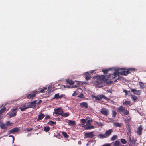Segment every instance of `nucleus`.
Segmentation results:
<instances>
[{
	"label": "nucleus",
	"instance_id": "nucleus-63",
	"mask_svg": "<svg viewBox=\"0 0 146 146\" xmlns=\"http://www.w3.org/2000/svg\"><path fill=\"white\" fill-rule=\"evenodd\" d=\"M44 89H47V88H44Z\"/></svg>",
	"mask_w": 146,
	"mask_h": 146
},
{
	"label": "nucleus",
	"instance_id": "nucleus-37",
	"mask_svg": "<svg viewBox=\"0 0 146 146\" xmlns=\"http://www.w3.org/2000/svg\"><path fill=\"white\" fill-rule=\"evenodd\" d=\"M62 134L63 136L66 138H68L69 136L67 135L66 133L65 132H62Z\"/></svg>",
	"mask_w": 146,
	"mask_h": 146
},
{
	"label": "nucleus",
	"instance_id": "nucleus-25",
	"mask_svg": "<svg viewBox=\"0 0 146 146\" xmlns=\"http://www.w3.org/2000/svg\"><path fill=\"white\" fill-rule=\"evenodd\" d=\"M129 142L131 143H132L133 144L135 142V139L133 137H131L130 136L129 137Z\"/></svg>",
	"mask_w": 146,
	"mask_h": 146
},
{
	"label": "nucleus",
	"instance_id": "nucleus-36",
	"mask_svg": "<svg viewBox=\"0 0 146 146\" xmlns=\"http://www.w3.org/2000/svg\"><path fill=\"white\" fill-rule=\"evenodd\" d=\"M121 143L123 144H126L127 143V141L124 139H120Z\"/></svg>",
	"mask_w": 146,
	"mask_h": 146
},
{
	"label": "nucleus",
	"instance_id": "nucleus-3",
	"mask_svg": "<svg viewBox=\"0 0 146 146\" xmlns=\"http://www.w3.org/2000/svg\"><path fill=\"white\" fill-rule=\"evenodd\" d=\"M120 74V72H119L117 70H115L113 74H109L107 76V78L110 80L114 79L117 76H119Z\"/></svg>",
	"mask_w": 146,
	"mask_h": 146
},
{
	"label": "nucleus",
	"instance_id": "nucleus-16",
	"mask_svg": "<svg viewBox=\"0 0 146 146\" xmlns=\"http://www.w3.org/2000/svg\"><path fill=\"white\" fill-rule=\"evenodd\" d=\"M130 72L128 70L126 71H122L120 72V75H123L125 76L130 73Z\"/></svg>",
	"mask_w": 146,
	"mask_h": 146
},
{
	"label": "nucleus",
	"instance_id": "nucleus-43",
	"mask_svg": "<svg viewBox=\"0 0 146 146\" xmlns=\"http://www.w3.org/2000/svg\"><path fill=\"white\" fill-rule=\"evenodd\" d=\"M110 69H105V70H102V71L103 72L105 73V74H106L110 70Z\"/></svg>",
	"mask_w": 146,
	"mask_h": 146
},
{
	"label": "nucleus",
	"instance_id": "nucleus-12",
	"mask_svg": "<svg viewBox=\"0 0 146 146\" xmlns=\"http://www.w3.org/2000/svg\"><path fill=\"white\" fill-rule=\"evenodd\" d=\"M131 92H133L134 94L139 95L140 94V91L136 90L135 89H132L131 90Z\"/></svg>",
	"mask_w": 146,
	"mask_h": 146
},
{
	"label": "nucleus",
	"instance_id": "nucleus-14",
	"mask_svg": "<svg viewBox=\"0 0 146 146\" xmlns=\"http://www.w3.org/2000/svg\"><path fill=\"white\" fill-rule=\"evenodd\" d=\"M80 106L81 107L88 108V104L85 102H82L80 103Z\"/></svg>",
	"mask_w": 146,
	"mask_h": 146
},
{
	"label": "nucleus",
	"instance_id": "nucleus-44",
	"mask_svg": "<svg viewBox=\"0 0 146 146\" xmlns=\"http://www.w3.org/2000/svg\"><path fill=\"white\" fill-rule=\"evenodd\" d=\"M11 123L9 121H8L6 123V125L7 126H10L11 125Z\"/></svg>",
	"mask_w": 146,
	"mask_h": 146
},
{
	"label": "nucleus",
	"instance_id": "nucleus-5",
	"mask_svg": "<svg viewBox=\"0 0 146 146\" xmlns=\"http://www.w3.org/2000/svg\"><path fill=\"white\" fill-rule=\"evenodd\" d=\"M92 97L93 98H95L96 100H100L102 98H104L107 101H109L110 100L109 98L106 97L103 95H100L98 96L93 95Z\"/></svg>",
	"mask_w": 146,
	"mask_h": 146
},
{
	"label": "nucleus",
	"instance_id": "nucleus-42",
	"mask_svg": "<svg viewBox=\"0 0 146 146\" xmlns=\"http://www.w3.org/2000/svg\"><path fill=\"white\" fill-rule=\"evenodd\" d=\"M81 120V123L83 125L86 122V120L84 119H82Z\"/></svg>",
	"mask_w": 146,
	"mask_h": 146
},
{
	"label": "nucleus",
	"instance_id": "nucleus-13",
	"mask_svg": "<svg viewBox=\"0 0 146 146\" xmlns=\"http://www.w3.org/2000/svg\"><path fill=\"white\" fill-rule=\"evenodd\" d=\"M125 123L127 126H130L132 123V121L131 118H127L125 120Z\"/></svg>",
	"mask_w": 146,
	"mask_h": 146
},
{
	"label": "nucleus",
	"instance_id": "nucleus-40",
	"mask_svg": "<svg viewBox=\"0 0 146 146\" xmlns=\"http://www.w3.org/2000/svg\"><path fill=\"white\" fill-rule=\"evenodd\" d=\"M53 98H55L56 99H59V95L58 93L54 95Z\"/></svg>",
	"mask_w": 146,
	"mask_h": 146
},
{
	"label": "nucleus",
	"instance_id": "nucleus-22",
	"mask_svg": "<svg viewBox=\"0 0 146 146\" xmlns=\"http://www.w3.org/2000/svg\"><path fill=\"white\" fill-rule=\"evenodd\" d=\"M131 102L130 101H128L126 100L123 103V105H124L127 106L129 105L130 106H131L132 104H131Z\"/></svg>",
	"mask_w": 146,
	"mask_h": 146
},
{
	"label": "nucleus",
	"instance_id": "nucleus-29",
	"mask_svg": "<svg viewBox=\"0 0 146 146\" xmlns=\"http://www.w3.org/2000/svg\"><path fill=\"white\" fill-rule=\"evenodd\" d=\"M47 123L50 125H55L56 124V122L52 121H50Z\"/></svg>",
	"mask_w": 146,
	"mask_h": 146
},
{
	"label": "nucleus",
	"instance_id": "nucleus-8",
	"mask_svg": "<svg viewBox=\"0 0 146 146\" xmlns=\"http://www.w3.org/2000/svg\"><path fill=\"white\" fill-rule=\"evenodd\" d=\"M36 100H34L32 102H29V105L27 106L28 108H32L33 107H36L37 104Z\"/></svg>",
	"mask_w": 146,
	"mask_h": 146
},
{
	"label": "nucleus",
	"instance_id": "nucleus-10",
	"mask_svg": "<svg viewBox=\"0 0 146 146\" xmlns=\"http://www.w3.org/2000/svg\"><path fill=\"white\" fill-rule=\"evenodd\" d=\"M100 112L101 114L105 116H107L108 115V110L105 108H102Z\"/></svg>",
	"mask_w": 146,
	"mask_h": 146
},
{
	"label": "nucleus",
	"instance_id": "nucleus-53",
	"mask_svg": "<svg viewBox=\"0 0 146 146\" xmlns=\"http://www.w3.org/2000/svg\"><path fill=\"white\" fill-rule=\"evenodd\" d=\"M50 117L49 116V115H46L45 117V119H50Z\"/></svg>",
	"mask_w": 146,
	"mask_h": 146
},
{
	"label": "nucleus",
	"instance_id": "nucleus-38",
	"mask_svg": "<svg viewBox=\"0 0 146 146\" xmlns=\"http://www.w3.org/2000/svg\"><path fill=\"white\" fill-rule=\"evenodd\" d=\"M127 130L128 131V133H131V128L130 126H127Z\"/></svg>",
	"mask_w": 146,
	"mask_h": 146
},
{
	"label": "nucleus",
	"instance_id": "nucleus-28",
	"mask_svg": "<svg viewBox=\"0 0 146 146\" xmlns=\"http://www.w3.org/2000/svg\"><path fill=\"white\" fill-rule=\"evenodd\" d=\"M94 128V126L93 125H90L87 126L85 128V130H90Z\"/></svg>",
	"mask_w": 146,
	"mask_h": 146
},
{
	"label": "nucleus",
	"instance_id": "nucleus-1",
	"mask_svg": "<svg viewBox=\"0 0 146 146\" xmlns=\"http://www.w3.org/2000/svg\"><path fill=\"white\" fill-rule=\"evenodd\" d=\"M97 80L96 82V84L98 85L100 83H102L104 82L106 83L107 85H109L112 84L113 82V81L109 80V79L107 78V77L106 78V76L104 75H101L98 76Z\"/></svg>",
	"mask_w": 146,
	"mask_h": 146
},
{
	"label": "nucleus",
	"instance_id": "nucleus-15",
	"mask_svg": "<svg viewBox=\"0 0 146 146\" xmlns=\"http://www.w3.org/2000/svg\"><path fill=\"white\" fill-rule=\"evenodd\" d=\"M111 144H113V146H120L121 143L119 141L116 140L115 142H113L111 143Z\"/></svg>",
	"mask_w": 146,
	"mask_h": 146
},
{
	"label": "nucleus",
	"instance_id": "nucleus-21",
	"mask_svg": "<svg viewBox=\"0 0 146 146\" xmlns=\"http://www.w3.org/2000/svg\"><path fill=\"white\" fill-rule=\"evenodd\" d=\"M19 131V129L18 128H15L9 131V132L15 133Z\"/></svg>",
	"mask_w": 146,
	"mask_h": 146
},
{
	"label": "nucleus",
	"instance_id": "nucleus-57",
	"mask_svg": "<svg viewBox=\"0 0 146 146\" xmlns=\"http://www.w3.org/2000/svg\"><path fill=\"white\" fill-rule=\"evenodd\" d=\"M90 122H91V120H88L87 121V123H88V124H90Z\"/></svg>",
	"mask_w": 146,
	"mask_h": 146
},
{
	"label": "nucleus",
	"instance_id": "nucleus-47",
	"mask_svg": "<svg viewBox=\"0 0 146 146\" xmlns=\"http://www.w3.org/2000/svg\"><path fill=\"white\" fill-rule=\"evenodd\" d=\"M129 71H134L135 70V69L134 68H131L128 69Z\"/></svg>",
	"mask_w": 146,
	"mask_h": 146
},
{
	"label": "nucleus",
	"instance_id": "nucleus-51",
	"mask_svg": "<svg viewBox=\"0 0 146 146\" xmlns=\"http://www.w3.org/2000/svg\"><path fill=\"white\" fill-rule=\"evenodd\" d=\"M33 129V128H27L26 129V130L27 131H31L32 129Z\"/></svg>",
	"mask_w": 146,
	"mask_h": 146
},
{
	"label": "nucleus",
	"instance_id": "nucleus-20",
	"mask_svg": "<svg viewBox=\"0 0 146 146\" xmlns=\"http://www.w3.org/2000/svg\"><path fill=\"white\" fill-rule=\"evenodd\" d=\"M44 116V115L43 113H41L38 116V118L37 119V121H38L42 119Z\"/></svg>",
	"mask_w": 146,
	"mask_h": 146
},
{
	"label": "nucleus",
	"instance_id": "nucleus-49",
	"mask_svg": "<svg viewBox=\"0 0 146 146\" xmlns=\"http://www.w3.org/2000/svg\"><path fill=\"white\" fill-rule=\"evenodd\" d=\"M78 87V85H74L72 86H71V88H76Z\"/></svg>",
	"mask_w": 146,
	"mask_h": 146
},
{
	"label": "nucleus",
	"instance_id": "nucleus-46",
	"mask_svg": "<svg viewBox=\"0 0 146 146\" xmlns=\"http://www.w3.org/2000/svg\"><path fill=\"white\" fill-rule=\"evenodd\" d=\"M96 123L100 126L101 127L103 125L102 124V123L100 122H96Z\"/></svg>",
	"mask_w": 146,
	"mask_h": 146
},
{
	"label": "nucleus",
	"instance_id": "nucleus-31",
	"mask_svg": "<svg viewBox=\"0 0 146 146\" xmlns=\"http://www.w3.org/2000/svg\"><path fill=\"white\" fill-rule=\"evenodd\" d=\"M6 110L5 107L2 108L0 110V115H1Z\"/></svg>",
	"mask_w": 146,
	"mask_h": 146
},
{
	"label": "nucleus",
	"instance_id": "nucleus-27",
	"mask_svg": "<svg viewBox=\"0 0 146 146\" xmlns=\"http://www.w3.org/2000/svg\"><path fill=\"white\" fill-rule=\"evenodd\" d=\"M98 137L99 138L101 139H103L106 138L105 135V134H100L99 135Z\"/></svg>",
	"mask_w": 146,
	"mask_h": 146
},
{
	"label": "nucleus",
	"instance_id": "nucleus-19",
	"mask_svg": "<svg viewBox=\"0 0 146 146\" xmlns=\"http://www.w3.org/2000/svg\"><path fill=\"white\" fill-rule=\"evenodd\" d=\"M66 83L69 85H72L74 84V82L72 80L68 79L66 80Z\"/></svg>",
	"mask_w": 146,
	"mask_h": 146
},
{
	"label": "nucleus",
	"instance_id": "nucleus-59",
	"mask_svg": "<svg viewBox=\"0 0 146 146\" xmlns=\"http://www.w3.org/2000/svg\"><path fill=\"white\" fill-rule=\"evenodd\" d=\"M126 70V69L124 68H121V69H119V70Z\"/></svg>",
	"mask_w": 146,
	"mask_h": 146
},
{
	"label": "nucleus",
	"instance_id": "nucleus-23",
	"mask_svg": "<svg viewBox=\"0 0 146 146\" xmlns=\"http://www.w3.org/2000/svg\"><path fill=\"white\" fill-rule=\"evenodd\" d=\"M85 76V79L87 80H89L91 78V76H90V73L88 72L86 73Z\"/></svg>",
	"mask_w": 146,
	"mask_h": 146
},
{
	"label": "nucleus",
	"instance_id": "nucleus-45",
	"mask_svg": "<svg viewBox=\"0 0 146 146\" xmlns=\"http://www.w3.org/2000/svg\"><path fill=\"white\" fill-rule=\"evenodd\" d=\"M112 91H113V90H112V89H108L106 91V92H108V93H112Z\"/></svg>",
	"mask_w": 146,
	"mask_h": 146
},
{
	"label": "nucleus",
	"instance_id": "nucleus-52",
	"mask_svg": "<svg viewBox=\"0 0 146 146\" xmlns=\"http://www.w3.org/2000/svg\"><path fill=\"white\" fill-rule=\"evenodd\" d=\"M78 97H79V98H83L84 97V95H83L82 94H81L79 96H78Z\"/></svg>",
	"mask_w": 146,
	"mask_h": 146
},
{
	"label": "nucleus",
	"instance_id": "nucleus-39",
	"mask_svg": "<svg viewBox=\"0 0 146 146\" xmlns=\"http://www.w3.org/2000/svg\"><path fill=\"white\" fill-rule=\"evenodd\" d=\"M0 127L1 128L3 129H6L7 127L6 126L5 124H2L0 125Z\"/></svg>",
	"mask_w": 146,
	"mask_h": 146
},
{
	"label": "nucleus",
	"instance_id": "nucleus-62",
	"mask_svg": "<svg viewBox=\"0 0 146 146\" xmlns=\"http://www.w3.org/2000/svg\"><path fill=\"white\" fill-rule=\"evenodd\" d=\"M119 79L118 78L117 79L115 80V81H114V82H115L117 80H118Z\"/></svg>",
	"mask_w": 146,
	"mask_h": 146
},
{
	"label": "nucleus",
	"instance_id": "nucleus-18",
	"mask_svg": "<svg viewBox=\"0 0 146 146\" xmlns=\"http://www.w3.org/2000/svg\"><path fill=\"white\" fill-rule=\"evenodd\" d=\"M75 121H74L69 120L68 121V125L70 126H74L76 125Z\"/></svg>",
	"mask_w": 146,
	"mask_h": 146
},
{
	"label": "nucleus",
	"instance_id": "nucleus-35",
	"mask_svg": "<svg viewBox=\"0 0 146 146\" xmlns=\"http://www.w3.org/2000/svg\"><path fill=\"white\" fill-rule=\"evenodd\" d=\"M117 138V136L116 135H114L111 138V141H114L116 140Z\"/></svg>",
	"mask_w": 146,
	"mask_h": 146
},
{
	"label": "nucleus",
	"instance_id": "nucleus-11",
	"mask_svg": "<svg viewBox=\"0 0 146 146\" xmlns=\"http://www.w3.org/2000/svg\"><path fill=\"white\" fill-rule=\"evenodd\" d=\"M113 132L112 129H110L106 131L105 134L106 137L109 136Z\"/></svg>",
	"mask_w": 146,
	"mask_h": 146
},
{
	"label": "nucleus",
	"instance_id": "nucleus-58",
	"mask_svg": "<svg viewBox=\"0 0 146 146\" xmlns=\"http://www.w3.org/2000/svg\"><path fill=\"white\" fill-rule=\"evenodd\" d=\"M70 86H64V87L67 88H70Z\"/></svg>",
	"mask_w": 146,
	"mask_h": 146
},
{
	"label": "nucleus",
	"instance_id": "nucleus-32",
	"mask_svg": "<svg viewBox=\"0 0 146 146\" xmlns=\"http://www.w3.org/2000/svg\"><path fill=\"white\" fill-rule=\"evenodd\" d=\"M69 115V113L68 112L65 113H63H63H62V115H61V116H62V117H68Z\"/></svg>",
	"mask_w": 146,
	"mask_h": 146
},
{
	"label": "nucleus",
	"instance_id": "nucleus-55",
	"mask_svg": "<svg viewBox=\"0 0 146 146\" xmlns=\"http://www.w3.org/2000/svg\"><path fill=\"white\" fill-rule=\"evenodd\" d=\"M42 102V100H40L37 103V104H39L41 103Z\"/></svg>",
	"mask_w": 146,
	"mask_h": 146
},
{
	"label": "nucleus",
	"instance_id": "nucleus-60",
	"mask_svg": "<svg viewBox=\"0 0 146 146\" xmlns=\"http://www.w3.org/2000/svg\"><path fill=\"white\" fill-rule=\"evenodd\" d=\"M44 89H42L40 91V92H44Z\"/></svg>",
	"mask_w": 146,
	"mask_h": 146
},
{
	"label": "nucleus",
	"instance_id": "nucleus-61",
	"mask_svg": "<svg viewBox=\"0 0 146 146\" xmlns=\"http://www.w3.org/2000/svg\"><path fill=\"white\" fill-rule=\"evenodd\" d=\"M120 146H125L124 145H122V144H121V145H120Z\"/></svg>",
	"mask_w": 146,
	"mask_h": 146
},
{
	"label": "nucleus",
	"instance_id": "nucleus-33",
	"mask_svg": "<svg viewBox=\"0 0 146 146\" xmlns=\"http://www.w3.org/2000/svg\"><path fill=\"white\" fill-rule=\"evenodd\" d=\"M50 128L49 126L45 127L44 128V131L46 132H48L50 130Z\"/></svg>",
	"mask_w": 146,
	"mask_h": 146
},
{
	"label": "nucleus",
	"instance_id": "nucleus-4",
	"mask_svg": "<svg viewBox=\"0 0 146 146\" xmlns=\"http://www.w3.org/2000/svg\"><path fill=\"white\" fill-rule=\"evenodd\" d=\"M37 93L38 92L36 90H34L32 91L31 94H26V97L27 99H33V98L35 96Z\"/></svg>",
	"mask_w": 146,
	"mask_h": 146
},
{
	"label": "nucleus",
	"instance_id": "nucleus-48",
	"mask_svg": "<svg viewBox=\"0 0 146 146\" xmlns=\"http://www.w3.org/2000/svg\"><path fill=\"white\" fill-rule=\"evenodd\" d=\"M77 95V93L76 91H74V93L72 94V96H76Z\"/></svg>",
	"mask_w": 146,
	"mask_h": 146
},
{
	"label": "nucleus",
	"instance_id": "nucleus-17",
	"mask_svg": "<svg viewBox=\"0 0 146 146\" xmlns=\"http://www.w3.org/2000/svg\"><path fill=\"white\" fill-rule=\"evenodd\" d=\"M142 128L141 126H140L138 128L137 131V133L139 135H140L142 134Z\"/></svg>",
	"mask_w": 146,
	"mask_h": 146
},
{
	"label": "nucleus",
	"instance_id": "nucleus-7",
	"mask_svg": "<svg viewBox=\"0 0 146 146\" xmlns=\"http://www.w3.org/2000/svg\"><path fill=\"white\" fill-rule=\"evenodd\" d=\"M54 113L56 115L59 114L61 115L63 113V111L62 109L60 108L54 109Z\"/></svg>",
	"mask_w": 146,
	"mask_h": 146
},
{
	"label": "nucleus",
	"instance_id": "nucleus-26",
	"mask_svg": "<svg viewBox=\"0 0 146 146\" xmlns=\"http://www.w3.org/2000/svg\"><path fill=\"white\" fill-rule=\"evenodd\" d=\"M139 85L140 86V88L142 89H144L145 87L144 84L142 82H139Z\"/></svg>",
	"mask_w": 146,
	"mask_h": 146
},
{
	"label": "nucleus",
	"instance_id": "nucleus-2",
	"mask_svg": "<svg viewBox=\"0 0 146 146\" xmlns=\"http://www.w3.org/2000/svg\"><path fill=\"white\" fill-rule=\"evenodd\" d=\"M117 111L120 114L123 113L125 115H128L129 113V111L126 109L125 107L122 106H120L118 107L117 109Z\"/></svg>",
	"mask_w": 146,
	"mask_h": 146
},
{
	"label": "nucleus",
	"instance_id": "nucleus-24",
	"mask_svg": "<svg viewBox=\"0 0 146 146\" xmlns=\"http://www.w3.org/2000/svg\"><path fill=\"white\" fill-rule=\"evenodd\" d=\"M28 108L27 106V107L25 105H24L23 106L20 107L19 108V109L21 111H23Z\"/></svg>",
	"mask_w": 146,
	"mask_h": 146
},
{
	"label": "nucleus",
	"instance_id": "nucleus-56",
	"mask_svg": "<svg viewBox=\"0 0 146 146\" xmlns=\"http://www.w3.org/2000/svg\"><path fill=\"white\" fill-rule=\"evenodd\" d=\"M64 96V95L62 94L60 95L59 96V98H62Z\"/></svg>",
	"mask_w": 146,
	"mask_h": 146
},
{
	"label": "nucleus",
	"instance_id": "nucleus-41",
	"mask_svg": "<svg viewBox=\"0 0 146 146\" xmlns=\"http://www.w3.org/2000/svg\"><path fill=\"white\" fill-rule=\"evenodd\" d=\"M112 117H115L116 116V114H117L116 112L115 111L113 110L112 111Z\"/></svg>",
	"mask_w": 146,
	"mask_h": 146
},
{
	"label": "nucleus",
	"instance_id": "nucleus-9",
	"mask_svg": "<svg viewBox=\"0 0 146 146\" xmlns=\"http://www.w3.org/2000/svg\"><path fill=\"white\" fill-rule=\"evenodd\" d=\"M84 136L85 139L86 138H92L94 136L93 132L86 133L84 134Z\"/></svg>",
	"mask_w": 146,
	"mask_h": 146
},
{
	"label": "nucleus",
	"instance_id": "nucleus-6",
	"mask_svg": "<svg viewBox=\"0 0 146 146\" xmlns=\"http://www.w3.org/2000/svg\"><path fill=\"white\" fill-rule=\"evenodd\" d=\"M18 108V107H14L11 110V112L9 114V116L10 117H12L16 116L17 112L16 111Z\"/></svg>",
	"mask_w": 146,
	"mask_h": 146
},
{
	"label": "nucleus",
	"instance_id": "nucleus-30",
	"mask_svg": "<svg viewBox=\"0 0 146 146\" xmlns=\"http://www.w3.org/2000/svg\"><path fill=\"white\" fill-rule=\"evenodd\" d=\"M122 124L121 123H114V125L116 127H120L121 126Z\"/></svg>",
	"mask_w": 146,
	"mask_h": 146
},
{
	"label": "nucleus",
	"instance_id": "nucleus-64",
	"mask_svg": "<svg viewBox=\"0 0 146 146\" xmlns=\"http://www.w3.org/2000/svg\"><path fill=\"white\" fill-rule=\"evenodd\" d=\"M87 124H86V125H85V126H86L87 125Z\"/></svg>",
	"mask_w": 146,
	"mask_h": 146
},
{
	"label": "nucleus",
	"instance_id": "nucleus-34",
	"mask_svg": "<svg viewBox=\"0 0 146 146\" xmlns=\"http://www.w3.org/2000/svg\"><path fill=\"white\" fill-rule=\"evenodd\" d=\"M131 98L134 100V102L136 101L137 99V98L136 96L133 95H131Z\"/></svg>",
	"mask_w": 146,
	"mask_h": 146
},
{
	"label": "nucleus",
	"instance_id": "nucleus-54",
	"mask_svg": "<svg viewBox=\"0 0 146 146\" xmlns=\"http://www.w3.org/2000/svg\"><path fill=\"white\" fill-rule=\"evenodd\" d=\"M123 92L125 93V95L126 96L128 94V92L127 90H124Z\"/></svg>",
	"mask_w": 146,
	"mask_h": 146
},
{
	"label": "nucleus",
	"instance_id": "nucleus-50",
	"mask_svg": "<svg viewBox=\"0 0 146 146\" xmlns=\"http://www.w3.org/2000/svg\"><path fill=\"white\" fill-rule=\"evenodd\" d=\"M102 146H111V145L109 143H106L104 144Z\"/></svg>",
	"mask_w": 146,
	"mask_h": 146
}]
</instances>
